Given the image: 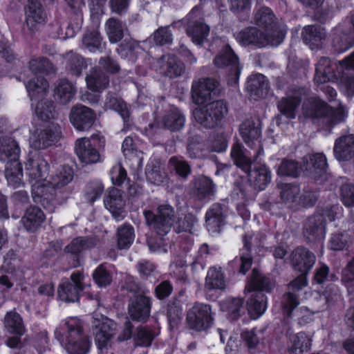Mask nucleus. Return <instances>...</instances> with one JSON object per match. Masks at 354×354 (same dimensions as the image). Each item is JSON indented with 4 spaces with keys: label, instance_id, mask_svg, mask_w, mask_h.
I'll return each mask as SVG.
<instances>
[{
    "label": "nucleus",
    "instance_id": "e433bc0d",
    "mask_svg": "<svg viewBox=\"0 0 354 354\" xmlns=\"http://www.w3.org/2000/svg\"><path fill=\"white\" fill-rule=\"evenodd\" d=\"M3 324L6 330L11 334L22 336L26 332L22 317L15 310L6 314Z\"/></svg>",
    "mask_w": 354,
    "mask_h": 354
},
{
    "label": "nucleus",
    "instance_id": "13d9d810",
    "mask_svg": "<svg viewBox=\"0 0 354 354\" xmlns=\"http://www.w3.org/2000/svg\"><path fill=\"white\" fill-rule=\"evenodd\" d=\"M350 241L351 236L347 233L333 234L329 241V248L333 250H341Z\"/></svg>",
    "mask_w": 354,
    "mask_h": 354
},
{
    "label": "nucleus",
    "instance_id": "de8ad7c7",
    "mask_svg": "<svg viewBox=\"0 0 354 354\" xmlns=\"http://www.w3.org/2000/svg\"><path fill=\"white\" fill-rule=\"evenodd\" d=\"M134 239L133 228L130 225L124 224L118 229V247L120 250L127 249Z\"/></svg>",
    "mask_w": 354,
    "mask_h": 354
},
{
    "label": "nucleus",
    "instance_id": "a19ab883",
    "mask_svg": "<svg viewBox=\"0 0 354 354\" xmlns=\"http://www.w3.org/2000/svg\"><path fill=\"white\" fill-rule=\"evenodd\" d=\"M185 121L183 114L175 107L171 108L162 118L165 127L173 131L180 130L185 125Z\"/></svg>",
    "mask_w": 354,
    "mask_h": 354
},
{
    "label": "nucleus",
    "instance_id": "9d476101",
    "mask_svg": "<svg viewBox=\"0 0 354 354\" xmlns=\"http://www.w3.org/2000/svg\"><path fill=\"white\" fill-rule=\"evenodd\" d=\"M227 113L226 104L221 100L207 103L193 111L196 122L205 128H213L221 123Z\"/></svg>",
    "mask_w": 354,
    "mask_h": 354
},
{
    "label": "nucleus",
    "instance_id": "bf43d9fd",
    "mask_svg": "<svg viewBox=\"0 0 354 354\" xmlns=\"http://www.w3.org/2000/svg\"><path fill=\"white\" fill-rule=\"evenodd\" d=\"M340 198L346 207H354V185L344 183L340 187Z\"/></svg>",
    "mask_w": 354,
    "mask_h": 354
},
{
    "label": "nucleus",
    "instance_id": "4d7b16f0",
    "mask_svg": "<svg viewBox=\"0 0 354 354\" xmlns=\"http://www.w3.org/2000/svg\"><path fill=\"white\" fill-rule=\"evenodd\" d=\"M301 169V167L297 162L292 160H284L281 163L277 170V173L281 176L296 177L299 174Z\"/></svg>",
    "mask_w": 354,
    "mask_h": 354
},
{
    "label": "nucleus",
    "instance_id": "09e8293b",
    "mask_svg": "<svg viewBox=\"0 0 354 354\" xmlns=\"http://www.w3.org/2000/svg\"><path fill=\"white\" fill-rule=\"evenodd\" d=\"M248 86L251 92L258 95V97L266 94L269 87L267 78L261 74H257L251 77Z\"/></svg>",
    "mask_w": 354,
    "mask_h": 354
},
{
    "label": "nucleus",
    "instance_id": "423d86ee",
    "mask_svg": "<svg viewBox=\"0 0 354 354\" xmlns=\"http://www.w3.org/2000/svg\"><path fill=\"white\" fill-rule=\"evenodd\" d=\"M28 95L32 102L38 101L35 104V112L41 120L53 119L57 115L53 103L43 98L48 90V84L42 77L35 76L30 79L26 85Z\"/></svg>",
    "mask_w": 354,
    "mask_h": 354
},
{
    "label": "nucleus",
    "instance_id": "c85d7f7f",
    "mask_svg": "<svg viewBox=\"0 0 354 354\" xmlns=\"http://www.w3.org/2000/svg\"><path fill=\"white\" fill-rule=\"evenodd\" d=\"M239 131L243 141L250 147H252L256 142L259 143L261 129L259 122L247 120L241 124Z\"/></svg>",
    "mask_w": 354,
    "mask_h": 354
},
{
    "label": "nucleus",
    "instance_id": "7c9ffc66",
    "mask_svg": "<svg viewBox=\"0 0 354 354\" xmlns=\"http://www.w3.org/2000/svg\"><path fill=\"white\" fill-rule=\"evenodd\" d=\"M248 314L251 318L257 319L266 310L267 298L262 292H255L247 303Z\"/></svg>",
    "mask_w": 354,
    "mask_h": 354
},
{
    "label": "nucleus",
    "instance_id": "f8f14e48",
    "mask_svg": "<svg viewBox=\"0 0 354 354\" xmlns=\"http://www.w3.org/2000/svg\"><path fill=\"white\" fill-rule=\"evenodd\" d=\"M92 324L95 344L98 349L102 351L109 346L111 339L115 333L116 324L102 315H95Z\"/></svg>",
    "mask_w": 354,
    "mask_h": 354
},
{
    "label": "nucleus",
    "instance_id": "20e7f679",
    "mask_svg": "<svg viewBox=\"0 0 354 354\" xmlns=\"http://www.w3.org/2000/svg\"><path fill=\"white\" fill-rule=\"evenodd\" d=\"M55 335L68 354H86L88 351L89 342L82 335V324L77 317L63 320L56 328Z\"/></svg>",
    "mask_w": 354,
    "mask_h": 354
},
{
    "label": "nucleus",
    "instance_id": "37998d69",
    "mask_svg": "<svg viewBox=\"0 0 354 354\" xmlns=\"http://www.w3.org/2000/svg\"><path fill=\"white\" fill-rule=\"evenodd\" d=\"M272 288V283L270 279L262 276L256 268H254L250 283L247 284L245 292H251L253 290L269 291Z\"/></svg>",
    "mask_w": 354,
    "mask_h": 354
},
{
    "label": "nucleus",
    "instance_id": "0eeeda50",
    "mask_svg": "<svg viewBox=\"0 0 354 354\" xmlns=\"http://www.w3.org/2000/svg\"><path fill=\"white\" fill-rule=\"evenodd\" d=\"M0 154L2 159L8 160L5 171L8 183L15 188L18 187L23 178L22 167L18 160V145L12 138H0Z\"/></svg>",
    "mask_w": 354,
    "mask_h": 354
},
{
    "label": "nucleus",
    "instance_id": "39448f33",
    "mask_svg": "<svg viewBox=\"0 0 354 354\" xmlns=\"http://www.w3.org/2000/svg\"><path fill=\"white\" fill-rule=\"evenodd\" d=\"M302 111L305 117L317 119L322 128L330 130L336 124L345 120L348 110L342 105L333 109L319 98L310 97L304 101Z\"/></svg>",
    "mask_w": 354,
    "mask_h": 354
},
{
    "label": "nucleus",
    "instance_id": "2eb2a0df",
    "mask_svg": "<svg viewBox=\"0 0 354 354\" xmlns=\"http://www.w3.org/2000/svg\"><path fill=\"white\" fill-rule=\"evenodd\" d=\"M211 314L209 305L196 303L187 313V324L192 329L205 330L212 326L213 319Z\"/></svg>",
    "mask_w": 354,
    "mask_h": 354
},
{
    "label": "nucleus",
    "instance_id": "ddd939ff",
    "mask_svg": "<svg viewBox=\"0 0 354 354\" xmlns=\"http://www.w3.org/2000/svg\"><path fill=\"white\" fill-rule=\"evenodd\" d=\"M60 136V127L50 122L32 132L29 138L30 145L35 149H45L57 142Z\"/></svg>",
    "mask_w": 354,
    "mask_h": 354
},
{
    "label": "nucleus",
    "instance_id": "4c0bfd02",
    "mask_svg": "<svg viewBox=\"0 0 354 354\" xmlns=\"http://www.w3.org/2000/svg\"><path fill=\"white\" fill-rule=\"evenodd\" d=\"M302 37L304 42L313 48L318 46L326 39V33L325 29L321 26H308L304 28Z\"/></svg>",
    "mask_w": 354,
    "mask_h": 354
},
{
    "label": "nucleus",
    "instance_id": "603ef678",
    "mask_svg": "<svg viewBox=\"0 0 354 354\" xmlns=\"http://www.w3.org/2000/svg\"><path fill=\"white\" fill-rule=\"evenodd\" d=\"M84 46L91 52H96L102 48V38L97 30L86 33L82 39Z\"/></svg>",
    "mask_w": 354,
    "mask_h": 354
},
{
    "label": "nucleus",
    "instance_id": "052dcab7",
    "mask_svg": "<svg viewBox=\"0 0 354 354\" xmlns=\"http://www.w3.org/2000/svg\"><path fill=\"white\" fill-rule=\"evenodd\" d=\"M93 279L100 287L109 285L112 278L103 265L98 266L93 274Z\"/></svg>",
    "mask_w": 354,
    "mask_h": 354
},
{
    "label": "nucleus",
    "instance_id": "49530a36",
    "mask_svg": "<svg viewBox=\"0 0 354 354\" xmlns=\"http://www.w3.org/2000/svg\"><path fill=\"white\" fill-rule=\"evenodd\" d=\"M106 32L111 43H117L122 39L124 34V25L115 18H110L105 24Z\"/></svg>",
    "mask_w": 354,
    "mask_h": 354
},
{
    "label": "nucleus",
    "instance_id": "8fccbe9b",
    "mask_svg": "<svg viewBox=\"0 0 354 354\" xmlns=\"http://www.w3.org/2000/svg\"><path fill=\"white\" fill-rule=\"evenodd\" d=\"M169 166L183 179H186L192 171L190 165L181 157L172 156L169 160Z\"/></svg>",
    "mask_w": 354,
    "mask_h": 354
},
{
    "label": "nucleus",
    "instance_id": "dca6fc26",
    "mask_svg": "<svg viewBox=\"0 0 354 354\" xmlns=\"http://www.w3.org/2000/svg\"><path fill=\"white\" fill-rule=\"evenodd\" d=\"M71 283L65 281L59 285L58 289L59 297L67 302H75L78 301L80 292L85 287V276L83 272L76 271L71 275Z\"/></svg>",
    "mask_w": 354,
    "mask_h": 354
},
{
    "label": "nucleus",
    "instance_id": "6e6d98bb",
    "mask_svg": "<svg viewBox=\"0 0 354 354\" xmlns=\"http://www.w3.org/2000/svg\"><path fill=\"white\" fill-rule=\"evenodd\" d=\"M30 68L33 73H50L53 71L52 64L46 58H33L29 63Z\"/></svg>",
    "mask_w": 354,
    "mask_h": 354
},
{
    "label": "nucleus",
    "instance_id": "5fc2aeb1",
    "mask_svg": "<svg viewBox=\"0 0 354 354\" xmlns=\"http://www.w3.org/2000/svg\"><path fill=\"white\" fill-rule=\"evenodd\" d=\"M342 281L349 293H354V258L342 270Z\"/></svg>",
    "mask_w": 354,
    "mask_h": 354
},
{
    "label": "nucleus",
    "instance_id": "412c9836",
    "mask_svg": "<svg viewBox=\"0 0 354 354\" xmlns=\"http://www.w3.org/2000/svg\"><path fill=\"white\" fill-rule=\"evenodd\" d=\"M156 69L170 78L180 76L184 72L183 64L174 55L162 56L156 62Z\"/></svg>",
    "mask_w": 354,
    "mask_h": 354
},
{
    "label": "nucleus",
    "instance_id": "6ab92c4d",
    "mask_svg": "<svg viewBox=\"0 0 354 354\" xmlns=\"http://www.w3.org/2000/svg\"><path fill=\"white\" fill-rule=\"evenodd\" d=\"M218 82L211 78L200 79L193 82L192 87V98L198 104H203L212 99L216 93Z\"/></svg>",
    "mask_w": 354,
    "mask_h": 354
},
{
    "label": "nucleus",
    "instance_id": "1a4fd4ad",
    "mask_svg": "<svg viewBox=\"0 0 354 354\" xmlns=\"http://www.w3.org/2000/svg\"><path fill=\"white\" fill-rule=\"evenodd\" d=\"M342 207L338 205L326 207L319 211L306 221L304 226V236L309 240L322 239L326 232L327 219L332 222L335 220L336 215L341 211Z\"/></svg>",
    "mask_w": 354,
    "mask_h": 354
},
{
    "label": "nucleus",
    "instance_id": "393cba45",
    "mask_svg": "<svg viewBox=\"0 0 354 354\" xmlns=\"http://www.w3.org/2000/svg\"><path fill=\"white\" fill-rule=\"evenodd\" d=\"M150 313V300L145 295L137 294L130 301L129 305V314L131 319L144 321Z\"/></svg>",
    "mask_w": 354,
    "mask_h": 354
},
{
    "label": "nucleus",
    "instance_id": "338daca9",
    "mask_svg": "<svg viewBox=\"0 0 354 354\" xmlns=\"http://www.w3.org/2000/svg\"><path fill=\"white\" fill-rule=\"evenodd\" d=\"M153 339L151 330L147 328H140L136 334V344L139 346H148Z\"/></svg>",
    "mask_w": 354,
    "mask_h": 354
},
{
    "label": "nucleus",
    "instance_id": "774afa93",
    "mask_svg": "<svg viewBox=\"0 0 354 354\" xmlns=\"http://www.w3.org/2000/svg\"><path fill=\"white\" fill-rule=\"evenodd\" d=\"M110 175L112 183L114 185H120L127 177V172L121 165L118 164L113 166Z\"/></svg>",
    "mask_w": 354,
    "mask_h": 354
},
{
    "label": "nucleus",
    "instance_id": "bb28decb",
    "mask_svg": "<svg viewBox=\"0 0 354 354\" xmlns=\"http://www.w3.org/2000/svg\"><path fill=\"white\" fill-rule=\"evenodd\" d=\"M255 23L264 29V32L270 37L277 35L276 30H279L274 23V15L272 11L267 7L259 8L254 15Z\"/></svg>",
    "mask_w": 354,
    "mask_h": 354
},
{
    "label": "nucleus",
    "instance_id": "c9c22d12",
    "mask_svg": "<svg viewBox=\"0 0 354 354\" xmlns=\"http://www.w3.org/2000/svg\"><path fill=\"white\" fill-rule=\"evenodd\" d=\"M76 92L74 85L66 80H60L54 91L55 100L62 104L69 103Z\"/></svg>",
    "mask_w": 354,
    "mask_h": 354
},
{
    "label": "nucleus",
    "instance_id": "473e14b6",
    "mask_svg": "<svg viewBox=\"0 0 354 354\" xmlns=\"http://www.w3.org/2000/svg\"><path fill=\"white\" fill-rule=\"evenodd\" d=\"M301 99L298 93L292 95H287L282 97L277 104L279 112L289 119L296 117L297 109L301 103Z\"/></svg>",
    "mask_w": 354,
    "mask_h": 354
},
{
    "label": "nucleus",
    "instance_id": "cd10ccee",
    "mask_svg": "<svg viewBox=\"0 0 354 354\" xmlns=\"http://www.w3.org/2000/svg\"><path fill=\"white\" fill-rule=\"evenodd\" d=\"M327 167L326 158L322 153H317L305 156L304 169L308 175L317 178L326 172Z\"/></svg>",
    "mask_w": 354,
    "mask_h": 354
},
{
    "label": "nucleus",
    "instance_id": "f704fd0d",
    "mask_svg": "<svg viewBox=\"0 0 354 354\" xmlns=\"http://www.w3.org/2000/svg\"><path fill=\"white\" fill-rule=\"evenodd\" d=\"M226 288V281L220 267H211L207 274L205 288L208 290H223Z\"/></svg>",
    "mask_w": 354,
    "mask_h": 354
},
{
    "label": "nucleus",
    "instance_id": "ea45409f",
    "mask_svg": "<svg viewBox=\"0 0 354 354\" xmlns=\"http://www.w3.org/2000/svg\"><path fill=\"white\" fill-rule=\"evenodd\" d=\"M194 185V194L199 200L209 199L214 193L213 182L206 176L196 178Z\"/></svg>",
    "mask_w": 354,
    "mask_h": 354
},
{
    "label": "nucleus",
    "instance_id": "5701e85b",
    "mask_svg": "<svg viewBox=\"0 0 354 354\" xmlns=\"http://www.w3.org/2000/svg\"><path fill=\"white\" fill-rule=\"evenodd\" d=\"M106 208L111 213L113 217L117 221L124 218L125 202L122 192L116 188L110 189L107 196L104 200Z\"/></svg>",
    "mask_w": 354,
    "mask_h": 354
},
{
    "label": "nucleus",
    "instance_id": "864d4df0",
    "mask_svg": "<svg viewBox=\"0 0 354 354\" xmlns=\"http://www.w3.org/2000/svg\"><path fill=\"white\" fill-rule=\"evenodd\" d=\"M178 24L180 22L174 23L169 26L161 27L156 30L152 36L154 42L160 46L170 44L173 41V37L169 28Z\"/></svg>",
    "mask_w": 354,
    "mask_h": 354
},
{
    "label": "nucleus",
    "instance_id": "6e6552de",
    "mask_svg": "<svg viewBox=\"0 0 354 354\" xmlns=\"http://www.w3.org/2000/svg\"><path fill=\"white\" fill-rule=\"evenodd\" d=\"M231 156L235 164L248 174L249 180L254 187L263 190L270 182V171L265 165L254 167L252 170H250L251 160L243 151L241 144L236 143L233 145Z\"/></svg>",
    "mask_w": 354,
    "mask_h": 354
},
{
    "label": "nucleus",
    "instance_id": "aec40b11",
    "mask_svg": "<svg viewBox=\"0 0 354 354\" xmlns=\"http://www.w3.org/2000/svg\"><path fill=\"white\" fill-rule=\"evenodd\" d=\"M95 114L91 109L81 104L75 106L70 114L71 124L80 131L90 129L95 121Z\"/></svg>",
    "mask_w": 354,
    "mask_h": 354
},
{
    "label": "nucleus",
    "instance_id": "a878e982",
    "mask_svg": "<svg viewBox=\"0 0 354 354\" xmlns=\"http://www.w3.org/2000/svg\"><path fill=\"white\" fill-rule=\"evenodd\" d=\"M45 220V214L40 208L30 206L26 210L21 223L27 232H35L41 227Z\"/></svg>",
    "mask_w": 354,
    "mask_h": 354
},
{
    "label": "nucleus",
    "instance_id": "2f4dec72",
    "mask_svg": "<svg viewBox=\"0 0 354 354\" xmlns=\"http://www.w3.org/2000/svg\"><path fill=\"white\" fill-rule=\"evenodd\" d=\"M281 201L289 207L299 205L300 188L298 185L291 183H280L278 185Z\"/></svg>",
    "mask_w": 354,
    "mask_h": 354
},
{
    "label": "nucleus",
    "instance_id": "b1692460",
    "mask_svg": "<svg viewBox=\"0 0 354 354\" xmlns=\"http://www.w3.org/2000/svg\"><path fill=\"white\" fill-rule=\"evenodd\" d=\"M75 153L79 160L84 164H93L100 161L99 151L94 148L89 138H82L76 140Z\"/></svg>",
    "mask_w": 354,
    "mask_h": 354
},
{
    "label": "nucleus",
    "instance_id": "3c124183",
    "mask_svg": "<svg viewBox=\"0 0 354 354\" xmlns=\"http://www.w3.org/2000/svg\"><path fill=\"white\" fill-rule=\"evenodd\" d=\"M94 243L91 239L86 237H77L73 239L70 244L65 247V251L71 254H77L86 249L91 248Z\"/></svg>",
    "mask_w": 354,
    "mask_h": 354
},
{
    "label": "nucleus",
    "instance_id": "c756f323",
    "mask_svg": "<svg viewBox=\"0 0 354 354\" xmlns=\"http://www.w3.org/2000/svg\"><path fill=\"white\" fill-rule=\"evenodd\" d=\"M73 170L70 167L62 166L57 169L56 171L51 176L50 180H46V187L48 190L53 189V196L55 197V188H61L69 182L73 178Z\"/></svg>",
    "mask_w": 354,
    "mask_h": 354
},
{
    "label": "nucleus",
    "instance_id": "69168bd1",
    "mask_svg": "<svg viewBox=\"0 0 354 354\" xmlns=\"http://www.w3.org/2000/svg\"><path fill=\"white\" fill-rule=\"evenodd\" d=\"M86 67L84 59L78 55H72L68 59V69L71 73L79 76Z\"/></svg>",
    "mask_w": 354,
    "mask_h": 354
},
{
    "label": "nucleus",
    "instance_id": "0e129e2a",
    "mask_svg": "<svg viewBox=\"0 0 354 354\" xmlns=\"http://www.w3.org/2000/svg\"><path fill=\"white\" fill-rule=\"evenodd\" d=\"M232 266L239 268V272L245 274L246 272L251 268L252 257L250 254H242L239 257H236L232 261Z\"/></svg>",
    "mask_w": 354,
    "mask_h": 354
},
{
    "label": "nucleus",
    "instance_id": "58836bf2",
    "mask_svg": "<svg viewBox=\"0 0 354 354\" xmlns=\"http://www.w3.org/2000/svg\"><path fill=\"white\" fill-rule=\"evenodd\" d=\"M206 225L211 232H218L223 223V209L219 204H214L206 213Z\"/></svg>",
    "mask_w": 354,
    "mask_h": 354
},
{
    "label": "nucleus",
    "instance_id": "680f3d73",
    "mask_svg": "<svg viewBox=\"0 0 354 354\" xmlns=\"http://www.w3.org/2000/svg\"><path fill=\"white\" fill-rule=\"evenodd\" d=\"M104 191V187L101 182H91L87 185L86 191V199L90 203H93L100 198Z\"/></svg>",
    "mask_w": 354,
    "mask_h": 354
},
{
    "label": "nucleus",
    "instance_id": "7ed1b4c3",
    "mask_svg": "<svg viewBox=\"0 0 354 354\" xmlns=\"http://www.w3.org/2000/svg\"><path fill=\"white\" fill-rule=\"evenodd\" d=\"M143 214L147 224L156 232V236L148 241V245L151 252L162 254L168 250L169 242L164 238L174 225V209L167 204L159 205L157 215L151 210H145Z\"/></svg>",
    "mask_w": 354,
    "mask_h": 354
},
{
    "label": "nucleus",
    "instance_id": "79ce46f5",
    "mask_svg": "<svg viewBox=\"0 0 354 354\" xmlns=\"http://www.w3.org/2000/svg\"><path fill=\"white\" fill-rule=\"evenodd\" d=\"M104 106L107 109H112L118 112L124 121H127L129 118V109L127 104L120 97L111 93H108Z\"/></svg>",
    "mask_w": 354,
    "mask_h": 354
},
{
    "label": "nucleus",
    "instance_id": "f257e3e1",
    "mask_svg": "<svg viewBox=\"0 0 354 354\" xmlns=\"http://www.w3.org/2000/svg\"><path fill=\"white\" fill-rule=\"evenodd\" d=\"M26 171L29 177L32 194L36 203L44 207H49L54 202L53 189L46 187V178L49 165L44 157L37 151L29 153L25 165Z\"/></svg>",
    "mask_w": 354,
    "mask_h": 354
},
{
    "label": "nucleus",
    "instance_id": "4be33fe9",
    "mask_svg": "<svg viewBox=\"0 0 354 354\" xmlns=\"http://www.w3.org/2000/svg\"><path fill=\"white\" fill-rule=\"evenodd\" d=\"M290 260L295 270L308 274L314 266L315 254L305 248H297L291 254Z\"/></svg>",
    "mask_w": 354,
    "mask_h": 354
},
{
    "label": "nucleus",
    "instance_id": "c03bdc74",
    "mask_svg": "<svg viewBox=\"0 0 354 354\" xmlns=\"http://www.w3.org/2000/svg\"><path fill=\"white\" fill-rule=\"evenodd\" d=\"M87 86L93 91H101L105 89L109 84L108 77L100 70H93L86 79Z\"/></svg>",
    "mask_w": 354,
    "mask_h": 354
},
{
    "label": "nucleus",
    "instance_id": "9b49d317",
    "mask_svg": "<svg viewBox=\"0 0 354 354\" xmlns=\"http://www.w3.org/2000/svg\"><path fill=\"white\" fill-rule=\"evenodd\" d=\"M276 32L275 36L270 37L265 32L259 31L257 28L248 27L239 33L237 40L243 46L252 44L259 48L268 44L277 46L283 41L285 32L276 30Z\"/></svg>",
    "mask_w": 354,
    "mask_h": 354
},
{
    "label": "nucleus",
    "instance_id": "4468645a",
    "mask_svg": "<svg viewBox=\"0 0 354 354\" xmlns=\"http://www.w3.org/2000/svg\"><path fill=\"white\" fill-rule=\"evenodd\" d=\"M214 64L218 68L228 67L230 73L228 84L230 85L237 84L241 68L239 66L238 57L230 46L225 45L223 46L214 58Z\"/></svg>",
    "mask_w": 354,
    "mask_h": 354
},
{
    "label": "nucleus",
    "instance_id": "e2e57ef3",
    "mask_svg": "<svg viewBox=\"0 0 354 354\" xmlns=\"http://www.w3.org/2000/svg\"><path fill=\"white\" fill-rule=\"evenodd\" d=\"M196 221V219L192 214L186 215L183 218H178L174 230L177 233L181 232H191Z\"/></svg>",
    "mask_w": 354,
    "mask_h": 354
},
{
    "label": "nucleus",
    "instance_id": "f03ea898",
    "mask_svg": "<svg viewBox=\"0 0 354 354\" xmlns=\"http://www.w3.org/2000/svg\"><path fill=\"white\" fill-rule=\"evenodd\" d=\"M313 298L317 304L315 309L309 310L302 306L293 312L299 304L298 296L292 292H288L283 298V308L289 317H294L299 324H306L313 321L314 314L325 309L328 304L336 301L339 297L338 288L335 286L328 287L323 294L319 292L313 291L311 292Z\"/></svg>",
    "mask_w": 354,
    "mask_h": 354
},
{
    "label": "nucleus",
    "instance_id": "f3484780",
    "mask_svg": "<svg viewBox=\"0 0 354 354\" xmlns=\"http://www.w3.org/2000/svg\"><path fill=\"white\" fill-rule=\"evenodd\" d=\"M332 44L339 53L345 52L354 45V16L348 25H339L333 30Z\"/></svg>",
    "mask_w": 354,
    "mask_h": 354
},
{
    "label": "nucleus",
    "instance_id": "a18cd8bd",
    "mask_svg": "<svg viewBox=\"0 0 354 354\" xmlns=\"http://www.w3.org/2000/svg\"><path fill=\"white\" fill-rule=\"evenodd\" d=\"M292 345L290 351L292 353L301 354L308 351L311 346V338L304 333L293 335L290 338Z\"/></svg>",
    "mask_w": 354,
    "mask_h": 354
},
{
    "label": "nucleus",
    "instance_id": "72a5a7b5",
    "mask_svg": "<svg viewBox=\"0 0 354 354\" xmlns=\"http://www.w3.org/2000/svg\"><path fill=\"white\" fill-rule=\"evenodd\" d=\"M335 75L331 61L327 57H322L316 64L314 80L316 84H322L332 80Z\"/></svg>",
    "mask_w": 354,
    "mask_h": 354
},
{
    "label": "nucleus",
    "instance_id": "a211bd4d",
    "mask_svg": "<svg viewBox=\"0 0 354 354\" xmlns=\"http://www.w3.org/2000/svg\"><path fill=\"white\" fill-rule=\"evenodd\" d=\"M197 12L198 9L194 8L187 16L188 25L186 32L194 44L201 45L208 36L209 27L201 19H196Z\"/></svg>",
    "mask_w": 354,
    "mask_h": 354
}]
</instances>
